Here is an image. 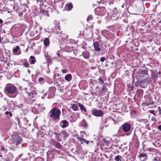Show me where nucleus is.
<instances>
[{
    "instance_id": "58836bf2",
    "label": "nucleus",
    "mask_w": 161,
    "mask_h": 161,
    "mask_svg": "<svg viewBox=\"0 0 161 161\" xmlns=\"http://www.w3.org/2000/svg\"><path fill=\"white\" fill-rule=\"evenodd\" d=\"M158 77V75L157 74H154V79L157 78Z\"/></svg>"
},
{
    "instance_id": "a18cd8bd",
    "label": "nucleus",
    "mask_w": 161,
    "mask_h": 161,
    "mask_svg": "<svg viewBox=\"0 0 161 161\" xmlns=\"http://www.w3.org/2000/svg\"><path fill=\"white\" fill-rule=\"evenodd\" d=\"M57 54L58 57H60V55L59 52L57 53Z\"/></svg>"
},
{
    "instance_id": "2f4dec72",
    "label": "nucleus",
    "mask_w": 161,
    "mask_h": 161,
    "mask_svg": "<svg viewBox=\"0 0 161 161\" xmlns=\"http://www.w3.org/2000/svg\"><path fill=\"white\" fill-rule=\"evenodd\" d=\"M28 94L30 97H31L32 98L34 97V96H33V93H32L31 92L30 93H28Z\"/></svg>"
},
{
    "instance_id": "412c9836",
    "label": "nucleus",
    "mask_w": 161,
    "mask_h": 161,
    "mask_svg": "<svg viewBox=\"0 0 161 161\" xmlns=\"http://www.w3.org/2000/svg\"><path fill=\"white\" fill-rule=\"evenodd\" d=\"M20 49V47L18 46H16L15 47H14L13 49V52L14 53H16Z\"/></svg>"
},
{
    "instance_id": "bb28decb",
    "label": "nucleus",
    "mask_w": 161,
    "mask_h": 161,
    "mask_svg": "<svg viewBox=\"0 0 161 161\" xmlns=\"http://www.w3.org/2000/svg\"><path fill=\"white\" fill-rule=\"evenodd\" d=\"M44 80V78H42V77L38 79V81L40 83H41V82H42V81H43Z\"/></svg>"
},
{
    "instance_id": "b1692460",
    "label": "nucleus",
    "mask_w": 161,
    "mask_h": 161,
    "mask_svg": "<svg viewBox=\"0 0 161 161\" xmlns=\"http://www.w3.org/2000/svg\"><path fill=\"white\" fill-rule=\"evenodd\" d=\"M5 114L7 115L9 114L11 117L12 116V113H11L10 112L6 111L5 112Z\"/></svg>"
},
{
    "instance_id": "7c9ffc66",
    "label": "nucleus",
    "mask_w": 161,
    "mask_h": 161,
    "mask_svg": "<svg viewBox=\"0 0 161 161\" xmlns=\"http://www.w3.org/2000/svg\"><path fill=\"white\" fill-rule=\"evenodd\" d=\"M98 80H100V81H101V82H102V83H100V84H104V82L103 81V80H102V79L101 78V76L98 79Z\"/></svg>"
},
{
    "instance_id": "4468645a",
    "label": "nucleus",
    "mask_w": 161,
    "mask_h": 161,
    "mask_svg": "<svg viewBox=\"0 0 161 161\" xmlns=\"http://www.w3.org/2000/svg\"><path fill=\"white\" fill-rule=\"evenodd\" d=\"M22 123L23 124L25 125H30V124H28V120L26 119V118L24 117L22 119Z\"/></svg>"
},
{
    "instance_id": "052dcab7",
    "label": "nucleus",
    "mask_w": 161,
    "mask_h": 161,
    "mask_svg": "<svg viewBox=\"0 0 161 161\" xmlns=\"http://www.w3.org/2000/svg\"><path fill=\"white\" fill-rule=\"evenodd\" d=\"M10 160H7V161H10Z\"/></svg>"
},
{
    "instance_id": "0eeeda50",
    "label": "nucleus",
    "mask_w": 161,
    "mask_h": 161,
    "mask_svg": "<svg viewBox=\"0 0 161 161\" xmlns=\"http://www.w3.org/2000/svg\"><path fill=\"white\" fill-rule=\"evenodd\" d=\"M69 125V123L66 120H62L60 123V126L64 129L67 127Z\"/></svg>"
},
{
    "instance_id": "423d86ee",
    "label": "nucleus",
    "mask_w": 161,
    "mask_h": 161,
    "mask_svg": "<svg viewBox=\"0 0 161 161\" xmlns=\"http://www.w3.org/2000/svg\"><path fill=\"white\" fill-rule=\"evenodd\" d=\"M131 125L129 123H125L122 125V129L125 132H128L130 129Z\"/></svg>"
},
{
    "instance_id": "72a5a7b5",
    "label": "nucleus",
    "mask_w": 161,
    "mask_h": 161,
    "mask_svg": "<svg viewBox=\"0 0 161 161\" xmlns=\"http://www.w3.org/2000/svg\"><path fill=\"white\" fill-rule=\"evenodd\" d=\"M62 72L63 73H66L67 72V70L66 69H64L62 70Z\"/></svg>"
},
{
    "instance_id": "aec40b11",
    "label": "nucleus",
    "mask_w": 161,
    "mask_h": 161,
    "mask_svg": "<svg viewBox=\"0 0 161 161\" xmlns=\"http://www.w3.org/2000/svg\"><path fill=\"white\" fill-rule=\"evenodd\" d=\"M122 157L119 155L115 157L114 158V159L116 161H121V158H122Z\"/></svg>"
},
{
    "instance_id": "0e129e2a",
    "label": "nucleus",
    "mask_w": 161,
    "mask_h": 161,
    "mask_svg": "<svg viewBox=\"0 0 161 161\" xmlns=\"http://www.w3.org/2000/svg\"><path fill=\"white\" fill-rule=\"evenodd\" d=\"M2 156H0V157H2Z\"/></svg>"
},
{
    "instance_id": "a19ab883",
    "label": "nucleus",
    "mask_w": 161,
    "mask_h": 161,
    "mask_svg": "<svg viewBox=\"0 0 161 161\" xmlns=\"http://www.w3.org/2000/svg\"><path fill=\"white\" fill-rule=\"evenodd\" d=\"M5 148L4 147H1V150L2 151H4V150H5Z\"/></svg>"
},
{
    "instance_id": "ea45409f",
    "label": "nucleus",
    "mask_w": 161,
    "mask_h": 161,
    "mask_svg": "<svg viewBox=\"0 0 161 161\" xmlns=\"http://www.w3.org/2000/svg\"><path fill=\"white\" fill-rule=\"evenodd\" d=\"M153 160H155L156 161H159V160L157 158H155Z\"/></svg>"
},
{
    "instance_id": "393cba45",
    "label": "nucleus",
    "mask_w": 161,
    "mask_h": 161,
    "mask_svg": "<svg viewBox=\"0 0 161 161\" xmlns=\"http://www.w3.org/2000/svg\"><path fill=\"white\" fill-rule=\"evenodd\" d=\"M23 65L26 67H28L29 66V64L25 62L23 63Z\"/></svg>"
},
{
    "instance_id": "13d9d810",
    "label": "nucleus",
    "mask_w": 161,
    "mask_h": 161,
    "mask_svg": "<svg viewBox=\"0 0 161 161\" xmlns=\"http://www.w3.org/2000/svg\"><path fill=\"white\" fill-rule=\"evenodd\" d=\"M98 86H97L96 87V89H98Z\"/></svg>"
},
{
    "instance_id": "de8ad7c7",
    "label": "nucleus",
    "mask_w": 161,
    "mask_h": 161,
    "mask_svg": "<svg viewBox=\"0 0 161 161\" xmlns=\"http://www.w3.org/2000/svg\"><path fill=\"white\" fill-rule=\"evenodd\" d=\"M122 146V144H121V146L120 147H119V149H121V148H122V147H121V146Z\"/></svg>"
},
{
    "instance_id": "5701e85b",
    "label": "nucleus",
    "mask_w": 161,
    "mask_h": 161,
    "mask_svg": "<svg viewBox=\"0 0 161 161\" xmlns=\"http://www.w3.org/2000/svg\"><path fill=\"white\" fill-rule=\"evenodd\" d=\"M93 19V17L91 15H89L87 19V21H89L92 20Z\"/></svg>"
},
{
    "instance_id": "09e8293b",
    "label": "nucleus",
    "mask_w": 161,
    "mask_h": 161,
    "mask_svg": "<svg viewBox=\"0 0 161 161\" xmlns=\"http://www.w3.org/2000/svg\"><path fill=\"white\" fill-rule=\"evenodd\" d=\"M63 89H60V91L61 92H63Z\"/></svg>"
},
{
    "instance_id": "bf43d9fd",
    "label": "nucleus",
    "mask_w": 161,
    "mask_h": 161,
    "mask_svg": "<svg viewBox=\"0 0 161 161\" xmlns=\"http://www.w3.org/2000/svg\"><path fill=\"white\" fill-rule=\"evenodd\" d=\"M150 104H150V103H148V104H147V105H150Z\"/></svg>"
},
{
    "instance_id": "6e6d98bb",
    "label": "nucleus",
    "mask_w": 161,
    "mask_h": 161,
    "mask_svg": "<svg viewBox=\"0 0 161 161\" xmlns=\"http://www.w3.org/2000/svg\"><path fill=\"white\" fill-rule=\"evenodd\" d=\"M54 134H55V135H58V134H57V133H54Z\"/></svg>"
},
{
    "instance_id": "a878e982",
    "label": "nucleus",
    "mask_w": 161,
    "mask_h": 161,
    "mask_svg": "<svg viewBox=\"0 0 161 161\" xmlns=\"http://www.w3.org/2000/svg\"><path fill=\"white\" fill-rule=\"evenodd\" d=\"M19 15L20 17V19H23V14L22 12H20L19 13Z\"/></svg>"
},
{
    "instance_id": "dca6fc26",
    "label": "nucleus",
    "mask_w": 161,
    "mask_h": 161,
    "mask_svg": "<svg viewBox=\"0 0 161 161\" xmlns=\"http://www.w3.org/2000/svg\"><path fill=\"white\" fill-rule=\"evenodd\" d=\"M44 46L46 47L49 46L50 43V41L47 38H45L44 41Z\"/></svg>"
},
{
    "instance_id": "e2e57ef3",
    "label": "nucleus",
    "mask_w": 161,
    "mask_h": 161,
    "mask_svg": "<svg viewBox=\"0 0 161 161\" xmlns=\"http://www.w3.org/2000/svg\"><path fill=\"white\" fill-rule=\"evenodd\" d=\"M81 144H82V143H83V142H81Z\"/></svg>"
},
{
    "instance_id": "5fc2aeb1",
    "label": "nucleus",
    "mask_w": 161,
    "mask_h": 161,
    "mask_svg": "<svg viewBox=\"0 0 161 161\" xmlns=\"http://www.w3.org/2000/svg\"><path fill=\"white\" fill-rule=\"evenodd\" d=\"M1 6H2V5H1V4H0V8H2Z\"/></svg>"
},
{
    "instance_id": "e433bc0d",
    "label": "nucleus",
    "mask_w": 161,
    "mask_h": 161,
    "mask_svg": "<svg viewBox=\"0 0 161 161\" xmlns=\"http://www.w3.org/2000/svg\"><path fill=\"white\" fill-rule=\"evenodd\" d=\"M106 89V86L105 85H103V86L102 89L103 90L105 91V89Z\"/></svg>"
},
{
    "instance_id": "f8f14e48",
    "label": "nucleus",
    "mask_w": 161,
    "mask_h": 161,
    "mask_svg": "<svg viewBox=\"0 0 161 161\" xmlns=\"http://www.w3.org/2000/svg\"><path fill=\"white\" fill-rule=\"evenodd\" d=\"M64 78L66 81L69 82L71 80L72 76L70 74H67L65 75Z\"/></svg>"
},
{
    "instance_id": "338daca9",
    "label": "nucleus",
    "mask_w": 161,
    "mask_h": 161,
    "mask_svg": "<svg viewBox=\"0 0 161 161\" xmlns=\"http://www.w3.org/2000/svg\"><path fill=\"white\" fill-rule=\"evenodd\" d=\"M19 71V70H17V71Z\"/></svg>"
},
{
    "instance_id": "c9c22d12",
    "label": "nucleus",
    "mask_w": 161,
    "mask_h": 161,
    "mask_svg": "<svg viewBox=\"0 0 161 161\" xmlns=\"http://www.w3.org/2000/svg\"><path fill=\"white\" fill-rule=\"evenodd\" d=\"M151 120L153 121H156V118L155 117H153L152 118Z\"/></svg>"
},
{
    "instance_id": "774afa93",
    "label": "nucleus",
    "mask_w": 161,
    "mask_h": 161,
    "mask_svg": "<svg viewBox=\"0 0 161 161\" xmlns=\"http://www.w3.org/2000/svg\"><path fill=\"white\" fill-rule=\"evenodd\" d=\"M58 76H59V75H58Z\"/></svg>"
},
{
    "instance_id": "c756f323",
    "label": "nucleus",
    "mask_w": 161,
    "mask_h": 161,
    "mask_svg": "<svg viewBox=\"0 0 161 161\" xmlns=\"http://www.w3.org/2000/svg\"><path fill=\"white\" fill-rule=\"evenodd\" d=\"M36 161H43V160L42 158L40 157L37 158Z\"/></svg>"
},
{
    "instance_id": "680f3d73",
    "label": "nucleus",
    "mask_w": 161,
    "mask_h": 161,
    "mask_svg": "<svg viewBox=\"0 0 161 161\" xmlns=\"http://www.w3.org/2000/svg\"><path fill=\"white\" fill-rule=\"evenodd\" d=\"M45 31L47 32V30H45Z\"/></svg>"
},
{
    "instance_id": "a211bd4d",
    "label": "nucleus",
    "mask_w": 161,
    "mask_h": 161,
    "mask_svg": "<svg viewBox=\"0 0 161 161\" xmlns=\"http://www.w3.org/2000/svg\"><path fill=\"white\" fill-rule=\"evenodd\" d=\"M78 105L80 108V110L82 111H83L85 112H86V108L82 104H81L80 103H79Z\"/></svg>"
},
{
    "instance_id": "2eb2a0df",
    "label": "nucleus",
    "mask_w": 161,
    "mask_h": 161,
    "mask_svg": "<svg viewBox=\"0 0 161 161\" xmlns=\"http://www.w3.org/2000/svg\"><path fill=\"white\" fill-rule=\"evenodd\" d=\"M29 60L30 61L31 64H34L36 61L35 57L32 56H31Z\"/></svg>"
},
{
    "instance_id": "49530a36",
    "label": "nucleus",
    "mask_w": 161,
    "mask_h": 161,
    "mask_svg": "<svg viewBox=\"0 0 161 161\" xmlns=\"http://www.w3.org/2000/svg\"><path fill=\"white\" fill-rule=\"evenodd\" d=\"M3 22V21L1 19H0V23H2Z\"/></svg>"
},
{
    "instance_id": "f03ea898",
    "label": "nucleus",
    "mask_w": 161,
    "mask_h": 161,
    "mask_svg": "<svg viewBox=\"0 0 161 161\" xmlns=\"http://www.w3.org/2000/svg\"><path fill=\"white\" fill-rule=\"evenodd\" d=\"M61 114L60 109L57 107H54L49 112L48 115L50 118L55 121H57L60 119Z\"/></svg>"
},
{
    "instance_id": "9b49d317",
    "label": "nucleus",
    "mask_w": 161,
    "mask_h": 161,
    "mask_svg": "<svg viewBox=\"0 0 161 161\" xmlns=\"http://www.w3.org/2000/svg\"><path fill=\"white\" fill-rule=\"evenodd\" d=\"M99 43L97 42H96L93 44V46L95 48V50L96 51H99L101 50L100 48L99 47Z\"/></svg>"
},
{
    "instance_id": "3c124183",
    "label": "nucleus",
    "mask_w": 161,
    "mask_h": 161,
    "mask_svg": "<svg viewBox=\"0 0 161 161\" xmlns=\"http://www.w3.org/2000/svg\"><path fill=\"white\" fill-rule=\"evenodd\" d=\"M28 73H29L30 74V73H31V71L30 70L28 69Z\"/></svg>"
},
{
    "instance_id": "f3484780",
    "label": "nucleus",
    "mask_w": 161,
    "mask_h": 161,
    "mask_svg": "<svg viewBox=\"0 0 161 161\" xmlns=\"http://www.w3.org/2000/svg\"><path fill=\"white\" fill-rule=\"evenodd\" d=\"M66 9L68 11H69L72 9L73 8V5L72 3L66 4Z\"/></svg>"
},
{
    "instance_id": "cd10ccee",
    "label": "nucleus",
    "mask_w": 161,
    "mask_h": 161,
    "mask_svg": "<svg viewBox=\"0 0 161 161\" xmlns=\"http://www.w3.org/2000/svg\"><path fill=\"white\" fill-rule=\"evenodd\" d=\"M105 60V58L104 57H102L100 58V61L102 62H103Z\"/></svg>"
},
{
    "instance_id": "39448f33",
    "label": "nucleus",
    "mask_w": 161,
    "mask_h": 161,
    "mask_svg": "<svg viewBox=\"0 0 161 161\" xmlns=\"http://www.w3.org/2000/svg\"><path fill=\"white\" fill-rule=\"evenodd\" d=\"M55 88L53 86H51L49 88L48 92V97L52 98L53 97L55 94Z\"/></svg>"
},
{
    "instance_id": "7ed1b4c3",
    "label": "nucleus",
    "mask_w": 161,
    "mask_h": 161,
    "mask_svg": "<svg viewBox=\"0 0 161 161\" xmlns=\"http://www.w3.org/2000/svg\"><path fill=\"white\" fill-rule=\"evenodd\" d=\"M17 89V88L14 86L11 85H7L5 87L4 90L10 94L14 93Z\"/></svg>"
},
{
    "instance_id": "4d7b16f0",
    "label": "nucleus",
    "mask_w": 161,
    "mask_h": 161,
    "mask_svg": "<svg viewBox=\"0 0 161 161\" xmlns=\"http://www.w3.org/2000/svg\"><path fill=\"white\" fill-rule=\"evenodd\" d=\"M106 120L105 122H104V123H106Z\"/></svg>"
},
{
    "instance_id": "9d476101",
    "label": "nucleus",
    "mask_w": 161,
    "mask_h": 161,
    "mask_svg": "<svg viewBox=\"0 0 161 161\" xmlns=\"http://www.w3.org/2000/svg\"><path fill=\"white\" fill-rule=\"evenodd\" d=\"M69 134L66 131L63 130L61 131L59 134H58V137L62 136L64 137H66L68 136Z\"/></svg>"
},
{
    "instance_id": "6ab92c4d",
    "label": "nucleus",
    "mask_w": 161,
    "mask_h": 161,
    "mask_svg": "<svg viewBox=\"0 0 161 161\" xmlns=\"http://www.w3.org/2000/svg\"><path fill=\"white\" fill-rule=\"evenodd\" d=\"M72 108L73 110L75 111H76L78 109V107L76 104H73L72 105Z\"/></svg>"
},
{
    "instance_id": "1a4fd4ad",
    "label": "nucleus",
    "mask_w": 161,
    "mask_h": 161,
    "mask_svg": "<svg viewBox=\"0 0 161 161\" xmlns=\"http://www.w3.org/2000/svg\"><path fill=\"white\" fill-rule=\"evenodd\" d=\"M95 11H98L99 13V14H101L102 15L104 14V12L106 11L105 8L104 7H103L101 8H96L95 10Z\"/></svg>"
},
{
    "instance_id": "ddd939ff",
    "label": "nucleus",
    "mask_w": 161,
    "mask_h": 161,
    "mask_svg": "<svg viewBox=\"0 0 161 161\" xmlns=\"http://www.w3.org/2000/svg\"><path fill=\"white\" fill-rule=\"evenodd\" d=\"M89 53L87 51H85L83 52L82 55L83 57L86 59H87L89 57Z\"/></svg>"
},
{
    "instance_id": "79ce46f5",
    "label": "nucleus",
    "mask_w": 161,
    "mask_h": 161,
    "mask_svg": "<svg viewBox=\"0 0 161 161\" xmlns=\"http://www.w3.org/2000/svg\"><path fill=\"white\" fill-rule=\"evenodd\" d=\"M158 108H159V110H158L159 114H161V109L160 108V107H158Z\"/></svg>"
},
{
    "instance_id": "4be33fe9",
    "label": "nucleus",
    "mask_w": 161,
    "mask_h": 161,
    "mask_svg": "<svg viewBox=\"0 0 161 161\" xmlns=\"http://www.w3.org/2000/svg\"><path fill=\"white\" fill-rule=\"evenodd\" d=\"M140 122H141L142 123L146 124V123H147L148 122V120L146 119H142L139 120Z\"/></svg>"
},
{
    "instance_id": "c03bdc74",
    "label": "nucleus",
    "mask_w": 161,
    "mask_h": 161,
    "mask_svg": "<svg viewBox=\"0 0 161 161\" xmlns=\"http://www.w3.org/2000/svg\"><path fill=\"white\" fill-rule=\"evenodd\" d=\"M57 145L58 147H60L61 146V145L59 143H58Z\"/></svg>"
},
{
    "instance_id": "37998d69",
    "label": "nucleus",
    "mask_w": 161,
    "mask_h": 161,
    "mask_svg": "<svg viewBox=\"0 0 161 161\" xmlns=\"http://www.w3.org/2000/svg\"><path fill=\"white\" fill-rule=\"evenodd\" d=\"M114 12L116 11V13H118V11L116 10V9H114L113 10Z\"/></svg>"
},
{
    "instance_id": "6e6552de",
    "label": "nucleus",
    "mask_w": 161,
    "mask_h": 161,
    "mask_svg": "<svg viewBox=\"0 0 161 161\" xmlns=\"http://www.w3.org/2000/svg\"><path fill=\"white\" fill-rule=\"evenodd\" d=\"M138 157L142 161H145L147 159V155L145 153H140Z\"/></svg>"
},
{
    "instance_id": "f257e3e1",
    "label": "nucleus",
    "mask_w": 161,
    "mask_h": 161,
    "mask_svg": "<svg viewBox=\"0 0 161 161\" xmlns=\"http://www.w3.org/2000/svg\"><path fill=\"white\" fill-rule=\"evenodd\" d=\"M23 139L17 135H13L12 136V146L15 148H22L24 145L22 144Z\"/></svg>"
},
{
    "instance_id": "473e14b6",
    "label": "nucleus",
    "mask_w": 161,
    "mask_h": 161,
    "mask_svg": "<svg viewBox=\"0 0 161 161\" xmlns=\"http://www.w3.org/2000/svg\"><path fill=\"white\" fill-rule=\"evenodd\" d=\"M81 140L85 142L87 144H88L89 143L88 141H86L85 139H81Z\"/></svg>"
},
{
    "instance_id": "603ef678",
    "label": "nucleus",
    "mask_w": 161,
    "mask_h": 161,
    "mask_svg": "<svg viewBox=\"0 0 161 161\" xmlns=\"http://www.w3.org/2000/svg\"><path fill=\"white\" fill-rule=\"evenodd\" d=\"M0 12L2 11V9H1V8H0Z\"/></svg>"
},
{
    "instance_id": "69168bd1",
    "label": "nucleus",
    "mask_w": 161,
    "mask_h": 161,
    "mask_svg": "<svg viewBox=\"0 0 161 161\" xmlns=\"http://www.w3.org/2000/svg\"><path fill=\"white\" fill-rule=\"evenodd\" d=\"M9 12L8 11V13H9Z\"/></svg>"
},
{
    "instance_id": "4c0bfd02",
    "label": "nucleus",
    "mask_w": 161,
    "mask_h": 161,
    "mask_svg": "<svg viewBox=\"0 0 161 161\" xmlns=\"http://www.w3.org/2000/svg\"><path fill=\"white\" fill-rule=\"evenodd\" d=\"M158 129L161 131V125L158 126Z\"/></svg>"
},
{
    "instance_id": "f704fd0d",
    "label": "nucleus",
    "mask_w": 161,
    "mask_h": 161,
    "mask_svg": "<svg viewBox=\"0 0 161 161\" xmlns=\"http://www.w3.org/2000/svg\"><path fill=\"white\" fill-rule=\"evenodd\" d=\"M149 112L151 114H153L154 115H155V114L154 113V111L153 110H150L149 111Z\"/></svg>"
},
{
    "instance_id": "20e7f679",
    "label": "nucleus",
    "mask_w": 161,
    "mask_h": 161,
    "mask_svg": "<svg viewBox=\"0 0 161 161\" xmlns=\"http://www.w3.org/2000/svg\"><path fill=\"white\" fill-rule=\"evenodd\" d=\"M92 114L93 115L96 117H101L104 114V113L102 110L96 109L92 111Z\"/></svg>"
},
{
    "instance_id": "864d4df0",
    "label": "nucleus",
    "mask_w": 161,
    "mask_h": 161,
    "mask_svg": "<svg viewBox=\"0 0 161 161\" xmlns=\"http://www.w3.org/2000/svg\"><path fill=\"white\" fill-rule=\"evenodd\" d=\"M121 7H122V8H124V5H122Z\"/></svg>"
},
{
    "instance_id": "c85d7f7f",
    "label": "nucleus",
    "mask_w": 161,
    "mask_h": 161,
    "mask_svg": "<svg viewBox=\"0 0 161 161\" xmlns=\"http://www.w3.org/2000/svg\"><path fill=\"white\" fill-rule=\"evenodd\" d=\"M75 136H76V137L78 138V139H79L80 140V142H81V139H82V138H80V137H79V136L78 135H76Z\"/></svg>"
},
{
    "instance_id": "8fccbe9b",
    "label": "nucleus",
    "mask_w": 161,
    "mask_h": 161,
    "mask_svg": "<svg viewBox=\"0 0 161 161\" xmlns=\"http://www.w3.org/2000/svg\"><path fill=\"white\" fill-rule=\"evenodd\" d=\"M106 139H105V138H103V141L104 142H106Z\"/></svg>"
}]
</instances>
